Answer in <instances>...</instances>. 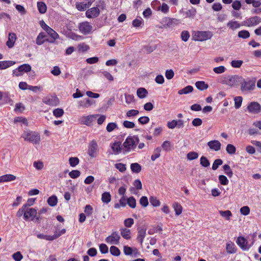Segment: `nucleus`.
Instances as JSON below:
<instances>
[{
  "instance_id": "f257e3e1",
  "label": "nucleus",
  "mask_w": 261,
  "mask_h": 261,
  "mask_svg": "<svg viewBox=\"0 0 261 261\" xmlns=\"http://www.w3.org/2000/svg\"><path fill=\"white\" fill-rule=\"evenodd\" d=\"M255 78L247 77L244 79L242 76V79L240 80L239 82L241 91L248 93L253 91L255 87Z\"/></svg>"
},
{
  "instance_id": "f03ea898",
  "label": "nucleus",
  "mask_w": 261,
  "mask_h": 261,
  "mask_svg": "<svg viewBox=\"0 0 261 261\" xmlns=\"http://www.w3.org/2000/svg\"><path fill=\"white\" fill-rule=\"evenodd\" d=\"M139 141L140 140L138 136H128L123 143L125 151L129 152L131 150H134Z\"/></svg>"
},
{
  "instance_id": "7ed1b4c3",
  "label": "nucleus",
  "mask_w": 261,
  "mask_h": 261,
  "mask_svg": "<svg viewBox=\"0 0 261 261\" xmlns=\"http://www.w3.org/2000/svg\"><path fill=\"white\" fill-rule=\"evenodd\" d=\"M21 137L25 141H29L33 144H39L40 141V136L39 133L30 130L25 131L21 135Z\"/></svg>"
},
{
  "instance_id": "20e7f679",
  "label": "nucleus",
  "mask_w": 261,
  "mask_h": 261,
  "mask_svg": "<svg viewBox=\"0 0 261 261\" xmlns=\"http://www.w3.org/2000/svg\"><path fill=\"white\" fill-rule=\"evenodd\" d=\"M242 76L238 75H227L224 77L222 83L230 87H235L239 84L240 80Z\"/></svg>"
},
{
  "instance_id": "39448f33",
  "label": "nucleus",
  "mask_w": 261,
  "mask_h": 261,
  "mask_svg": "<svg viewBox=\"0 0 261 261\" xmlns=\"http://www.w3.org/2000/svg\"><path fill=\"white\" fill-rule=\"evenodd\" d=\"M213 36L212 32L209 31H197L195 33L193 37L195 41H203L211 39Z\"/></svg>"
},
{
  "instance_id": "423d86ee",
  "label": "nucleus",
  "mask_w": 261,
  "mask_h": 261,
  "mask_svg": "<svg viewBox=\"0 0 261 261\" xmlns=\"http://www.w3.org/2000/svg\"><path fill=\"white\" fill-rule=\"evenodd\" d=\"M98 146L95 140H92L89 144L87 153L92 158H96L98 153Z\"/></svg>"
},
{
  "instance_id": "0eeeda50",
  "label": "nucleus",
  "mask_w": 261,
  "mask_h": 261,
  "mask_svg": "<svg viewBox=\"0 0 261 261\" xmlns=\"http://www.w3.org/2000/svg\"><path fill=\"white\" fill-rule=\"evenodd\" d=\"M261 22V18L257 16L247 18L245 20L242 22V25L248 27H251L257 25Z\"/></svg>"
},
{
  "instance_id": "6e6552de",
  "label": "nucleus",
  "mask_w": 261,
  "mask_h": 261,
  "mask_svg": "<svg viewBox=\"0 0 261 261\" xmlns=\"http://www.w3.org/2000/svg\"><path fill=\"white\" fill-rule=\"evenodd\" d=\"M247 110L251 114H257L261 112V106L257 102L251 101L248 103Z\"/></svg>"
},
{
  "instance_id": "1a4fd4ad",
  "label": "nucleus",
  "mask_w": 261,
  "mask_h": 261,
  "mask_svg": "<svg viewBox=\"0 0 261 261\" xmlns=\"http://www.w3.org/2000/svg\"><path fill=\"white\" fill-rule=\"evenodd\" d=\"M37 214V212L36 209L27 207L24 213L23 218L25 221H28L29 219H30L31 221H33L35 220Z\"/></svg>"
},
{
  "instance_id": "9d476101",
  "label": "nucleus",
  "mask_w": 261,
  "mask_h": 261,
  "mask_svg": "<svg viewBox=\"0 0 261 261\" xmlns=\"http://www.w3.org/2000/svg\"><path fill=\"white\" fill-rule=\"evenodd\" d=\"M120 239V236L118 232L114 231L111 235L106 238V242L110 244L118 245L119 244Z\"/></svg>"
},
{
  "instance_id": "9b49d317",
  "label": "nucleus",
  "mask_w": 261,
  "mask_h": 261,
  "mask_svg": "<svg viewBox=\"0 0 261 261\" xmlns=\"http://www.w3.org/2000/svg\"><path fill=\"white\" fill-rule=\"evenodd\" d=\"M236 243L243 251L248 250L251 247V245H249L248 241L242 236L238 238Z\"/></svg>"
},
{
  "instance_id": "f8f14e48",
  "label": "nucleus",
  "mask_w": 261,
  "mask_h": 261,
  "mask_svg": "<svg viewBox=\"0 0 261 261\" xmlns=\"http://www.w3.org/2000/svg\"><path fill=\"white\" fill-rule=\"evenodd\" d=\"M163 21L164 23V27L168 28H174L180 23V20L175 18L165 17Z\"/></svg>"
},
{
  "instance_id": "ddd939ff",
  "label": "nucleus",
  "mask_w": 261,
  "mask_h": 261,
  "mask_svg": "<svg viewBox=\"0 0 261 261\" xmlns=\"http://www.w3.org/2000/svg\"><path fill=\"white\" fill-rule=\"evenodd\" d=\"M79 28L82 34L87 35L91 32L92 26L88 21H85L80 23Z\"/></svg>"
},
{
  "instance_id": "4468645a",
  "label": "nucleus",
  "mask_w": 261,
  "mask_h": 261,
  "mask_svg": "<svg viewBox=\"0 0 261 261\" xmlns=\"http://www.w3.org/2000/svg\"><path fill=\"white\" fill-rule=\"evenodd\" d=\"M99 14V9L97 7H93L86 12V16L88 18H93L98 17Z\"/></svg>"
},
{
  "instance_id": "2eb2a0df",
  "label": "nucleus",
  "mask_w": 261,
  "mask_h": 261,
  "mask_svg": "<svg viewBox=\"0 0 261 261\" xmlns=\"http://www.w3.org/2000/svg\"><path fill=\"white\" fill-rule=\"evenodd\" d=\"M45 32L51 37V39L47 40V42L49 43H54L55 40L57 39L59 37L58 34L50 27H49V28H46Z\"/></svg>"
},
{
  "instance_id": "dca6fc26",
  "label": "nucleus",
  "mask_w": 261,
  "mask_h": 261,
  "mask_svg": "<svg viewBox=\"0 0 261 261\" xmlns=\"http://www.w3.org/2000/svg\"><path fill=\"white\" fill-rule=\"evenodd\" d=\"M207 145L210 148L215 151H219L221 149V144L218 140L210 141L207 143Z\"/></svg>"
},
{
  "instance_id": "f3484780",
  "label": "nucleus",
  "mask_w": 261,
  "mask_h": 261,
  "mask_svg": "<svg viewBox=\"0 0 261 261\" xmlns=\"http://www.w3.org/2000/svg\"><path fill=\"white\" fill-rule=\"evenodd\" d=\"M146 228H139L138 229V236L137 239L142 244L143 242L144 239L146 236Z\"/></svg>"
},
{
  "instance_id": "a211bd4d",
  "label": "nucleus",
  "mask_w": 261,
  "mask_h": 261,
  "mask_svg": "<svg viewBox=\"0 0 261 261\" xmlns=\"http://www.w3.org/2000/svg\"><path fill=\"white\" fill-rule=\"evenodd\" d=\"M47 40H48V39L46 38L45 33L44 32H41L39 34L36 38V43L37 45H41L45 42H47Z\"/></svg>"
},
{
  "instance_id": "6ab92c4d",
  "label": "nucleus",
  "mask_w": 261,
  "mask_h": 261,
  "mask_svg": "<svg viewBox=\"0 0 261 261\" xmlns=\"http://www.w3.org/2000/svg\"><path fill=\"white\" fill-rule=\"evenodd\" d=\"M111 148L115 154H118L121 152L122 146L120 142H116L111 145Z\"/></svg>"
},
{
  "instance_id": "aec40b11",
  "label": "nucleus",
  "mask_w": 261,
  "mask_h": 261,
  "mask_svg": "<svg viewBox=\"0 0 261 261\" xmlns=\"http://www.w3.org/2000/svg\"><path fill=\"white\" fill-rule=\"evenodd\" d=\"M16 39V36L15 33H9L8 40L6 42V45L9 48H12L14 45Z\"/></svg>"
},
{
  "instance_id": "412c9836",
  "label": "nucleus",
  "mask_w": 261,
  "mask_h": 261,
  "mask_svg": "<svg viewBox=\"0 0 261 261\" xmlns=\"http://www.w3.org/2000/svg\"><path fill=\"white\" fill-rule=\"evenodd\" d=\"M16 64L13 61H0V70L7 69Z\"/></svg>"
},
{
  "instance_id": "4be33fe9",
  "label": "nucleus",
  "mask_w": 261,
  "mask_h": 261,
  "mask_svg": "<svg viewBox=\"0 0 261 261\" xmlns=\"http://www.w3.org/2000/svg\"><path fill=\"white\" fill-rule=\"evenodd\" d=\"M241 25L242 23L236 20H230L227 23V27L233 31L240 28Z\"/></svg>"
},
{
  "instance_id": "5701e85b",
  "label": "nucleus",
  "mask_w": 261,
  "mask_h": 261,
  "mask_svg": "<svg viewBox=\"0 0 261 261\" xmlns=\"http://www.w3.org/2000/svg\"><path fill=\"white\" fill-rule=\"evenodd\" d=\"M91 3L89 2L87 4L84 3H76L75 4L76 8L80 11H84L89 8Z\"/></svg>"
},
{
  "instance_id": "b1692460",
  "label": "nucleus",
  "mask_w": 261,
  "mask_h": 261,
  "mask_svg": "<svg viewBox=\"0 0 261 261\" xmlns=\"http://www.w3.org/2000/svg\"><path fill=\"white\" fill-rule=\"evenodd\" d=\"M120 234L121 236L126 240H130L131 239L130 230L126 228L120 229Z\"/></svg>"
},
{
  "instance_id": "393cba45",
  "label": "nucleus",
  "mask_w": 261,
  "mask_h": 261,
  "mask_svg": "<svg viewBox=\"0 0 261 261\" xmlns=\"http://www.w3.org/2000/svg\"><path fill=\"white\" fill-rule=\"evenodd\" d=\"M226 249L227 253L229 254H233L237 251V248L234 244L231 242L227 243Z\"/></svg>"
},
{
  "instance_id": "a878e982",
  "label": "nucleus",
  "mask_w": 261,
  "mask_h": 261,
  "mask_svg": "<svg viewBox=\"0 0 261 261\" xmlns=\"http://www.w3.org/2000/svg\"><path fill=\"white\" fill-rule=\"evenodd\" d=\"M92 101L87 98L80 101L79 105L80 107L87 108L89 107L92 105Z\"/></svg>"
},
{
  "instance_id": "bb28decb",
  "label": "nucleus",
  "mask_w": 261,
  "mask_h": 261,
  "mask_svg": "<svg viewBox=\"0 0 261 261\" xmlns=\"http://www.w3.org/2000/svg\"><path fill=\"white\" fill-rule=\"evenodd\" d=\"M195 86L196 88L200 91L206 90L208 87V85L205 84L204 81H198L196 82Z\"/></svg>"
},
{
  "instance_id": "cd10ccee",
  "label": "nucleus",
  "mask_w": 261,
  "mask_h": 261,
  "mask_svg": "<svg viewBox=\"0 0 261 261\" xmlns=\"http://www.w3.org/2000/svg\"><path fill=\"white\" fill-rule=\"evenodd\" d=\"M111 200V195L109 192H105L102 194L101 195V201L105 203L108 204Z\"/></svg>"
},
{
  "instance_id": "c85d7f7f",
  "label": "nucleus",
  "mask_w": 261,
  "mask_h": 261,
  "mask_svg": "<svg viewBox=\"0 0 261 261\" xmlns=\"http://www.w3.org/2000/svg\"><path fill=\"white\" fill-rule=\"evenodd\" d=\"M37 8L40 13L44 14L47 10V7L44 2H40L37 3Z\"/></svg>"
},
{
  "instance_id": "c756f323",
  "label": "nucleus",
  "mask_w": 261,
  "mask_h": 261,
  "mask_svg": "<svg viewBox=\"0 0 261 261\" xmlns=\"http://www.w3.org/2000/svg\"><path fill=\"white\" fill-rule=\"evenodd\" d=\"M148 92L146 89L144 88H140L137 91V96L140 98H144L146 97Z\"/></svg>"
},
{
  "instance_id": "7c9ffc66",
  "label": "nucleus",
  "mask_w": 261,
  "mask_h": 261,
  "mask_svg": "<svg viewBox=\"0 0 261 261\" xmlns=\"http://www.w3.org/2000/svg\"><path fill=\"white\" fill-rule=\"evenodd\" d=\"M193 90V87L192 86H187L184 88L179 90L178 93L179 95L187 94L192 92Z\"/></svg>"
},
{
  "instance_id": "2f4dec72",
  "label": "nucleus",
  "mask_w": 261,
  "mask_h": 261,
  "mask_svg": "<svg viewBox=\"0 0 261 261\" xmlns=\"http://www.w3.org/2000/svg\"><path fill=\"white\" fill-rule=\"evenodd\" d=\"M58 202V198L56 195H52L47 199V203L50 206H55Z\"/></svg>"
},
{
  "instance_id": "473e14b6",
  "label": "nucleus",
  "mask_w": 261,
  "mask_h": 261,
  "mask_svg": "<svg viewBox=\"0 0 261 261\" xmlns=\"http://www.w3.org/2000/svg\"><path fill=\"white\" fill-rule=\"evenodd\" d=\"M130 169L133 172L138 173L141 170V166L137 163H132L130 165Z\"/></svg>"
},
{
  "instance_id": "72a5a7b5",
  "label": "nucleus",
  "mask_w": 261,
  "mask_h": 261,
  "mask_svg": "<svg viewBox=\"0 0 261 261\" xmlns=\"http://www.w3.org/2000/svg\"><path fill=\"white\" fill-rule=\"evenodd\" d=\"M173 207L175 212V215L179 216L181 214L182 211V207L180 204L175 202L173 204Z\"/></svg>"
},
{
  "instance_id": "f704fd0d",
  "label": "nucleus",
  "mask_w": 261,
  "mask_h": 261,
  "mask_svg": "<svg viewBox=\"0 0 261 261\" xmlns=\"http://www.w3.org/2000/svg\"><path fill=\"white\" fill-rule=\"evenodd\" d=\"M18 69L22 72H28L31 70V66L28 64H23L18 67Z\"/></svg>"
},
{
  "instance_id": "c9c22d12",
  "label": "nucleus",
  "mask_w": 261,
  "mask_h": 261,
  "mask_svg": "<svg viewBox=\"0 0 261 261\" xmlns=\"http://www.w3.org/2000/svg\"><path fill=\"white\" fill-rule=\"evenodd\" d=\"M223 169L225 174L229 178H231L233 176V172L230 166L227 164H225L223 166Z\"/></svg>"
},
{
  "instance_id": "e433bc0d",
  "label": "nucleus",
  "mask_w": 261,
  "mask_h": 261,
  "mask_svg": "<svg viewBox=\"0 0 261 261\" xmlns=\"http://www.w3.org/2000/svg\"><path fill=\"white\" fill-rule=\"evenodd\" d=\"M161 149L160 147H157L156 148L154 149L153 150V154L151 156V160L152 161H154L156 159L159 158L161 155Z\"/></svg>"
},
{
  "instance_id": "4c0bfd02",
  "label": "nucleus",
  "mask_w": 261,
  "mask_h": 261,
  "mask_svg": "<svg viewBox=\"0 0 261 261\" xmlns=\"http://www.w3.org/2000/svg\"><path fill=\"white\" fill-rule=\"evenodd\" d=\"M219 213L222 217L225 218L227 220H229L230 217L232 216V213L229 210H226L225 211H219Z\"/></svg>"
},
{
  "instance_id": "58836bf2",
  "label": "nucleus",
  "mask_w": 261,
  "mask_h": 261,
  "mask_svg": "<svg viewBox=\"0 0 261 261\" xmlns=\"http://www.w3.org/2000/svg\"><path fill=\"white\" fill-rule=\"evenodd\" d=\"M110 251L112 255L115 256H119L121 253L119 248L115 246H111Z\"/></svg>"
},
{
  "instance_id": "ea45409f",
  "label": "nucleus",
  "mask_w": 261,
  "mask_h": 261,
  "mask_svg": "<svg viewBox=\"0 0 261 261\" xmlns=\"http://www.w3.org/2000/svg\"><path fill=\"white\" fill-rule=\"evenodd\" d=\"M238 36L239 38L247 39L250 37V34L249 31L247 30H242L238 32Z\"/></svg>"
},
{
  "instance_id": "a19ab883",
  "label": "nucleus",
  "mask_w": 261,
  "mask_h": 261,
  "mask_svg": "<svg viewBox=\"0 0 261 261\" xmlns=\"http://www.w3.org/2000/svg\"><path fill=\"white\" fill-rule=\"evenodd\" d=\"M127 204L130 207L134 208L136 206V200L135 198L133 196H130L127 198Z\"/></svg>"
},
{
  "instance_id": "79ce46f5",
  "label": "nucleus",
  "mask_w": 261,
  "mask_h": 261,
  "mask_svg": "<svg viewBox=\"0 0 261 261\" xmlns=\"http://www.w3.org/2000/svg\"><path fill=\"white\" fill-rule=\"evenodd\" d=\"M200 164L203 167H208L210 165V162L204 156L201 157L200 159Z\"/></svg>"
},
{
  "instance_id": "37998d69",
  "label": "nucleus",
  "mask_w": 261,
  "mask_h": 261,
  "mask_svg": "<svg viewBox=\"0 0 261 261\" xmlns=\"http://www.w3.org/2000/svg\"><path fill=\"white\" fill-rule=\"evenodd\" d=\"M118 128V125L115 122H110L109 123L106 127V130L108 132H112L115 128Z\"/></svg>"
},
{
  "instance_id": "c03bdc74",
  "label": "nucleus",
  "mask_w": 261,
  "mask_h": 261,
  "mask_svg": "<svg viewBox=\"0 0 261 261\" xmlns=\"http://www.w3.org/2000/svg\"><path fill=\"white\" fill-rule=\"evenodd\" d=\"M234 107L236 109H239L242 103L243 98L241 96H237L234 99Z\"/></svg>"
},
{
  "instance_id": "a18cd8bd",
  "label": "nucleus",
  "mask_w": 261,
  "mask_h": 261,
  "mask_svg": "<svg viewBox=\"0 0 261 261\" xmlns=\"http://www.w3.org/2000/svg\"><path fill=\"white\" fill-rule=\"evenodd\" d=\"M149 201L150 204L153 206H158L160 205L161 202L159 199L156 197L151 196L149 198Z\"/></svg>"
},
{
  "instance_id": "49530a36",
  "label": "nucleus",
  "mask_w": 261,
  "mask_h": 261,
  "mask_svg": "<svg viewBox=\"0 0 261 261\" xmlns=\"http://www.w3.org/2000/svg\"><path fill=\"white\" fill-rule=\"evenodd\" d=\"M162 147L165 151H169L171 150V144L169 141H165L163 142L162 144Z\"/></svg>"
},
{
  "instance_id": "de8ad7c7",
  "label": "nucleus",
  "mask_w": 261,
  "mask_h": 261,
  "mask_svg": "<svg viewBox=\"0 0 261 261\" xmlns=\"http://www.w3.org/2000/svg\"><path fill=\"white\" fill-rule=\"evenodd\" d=\"M64 113V110L61 108H57L53 111V115L57 118L62 117Z\"/></svg>"
},
{
  "instance_id": "09e8293b",
  "label": "nucleus",
  "mask_w": 261,
  "mask_h": 261,
  "mask_svg": "<svg viewBox=\"0 0 261 261\" xmlns=\"http://www.w3.org/2000/svg\"><path fill=\"white\" fill-rule=\"evenodd\" d=\"M80 162L79 159L77 157H71L69 159V162L70 166L72 167H75L79 164Z\"/></svg>"
},
{
  "instance_id": "8fccbe9b",
  "label": "nucleus",
  "mask_w": 261,
  "mask_h": 261,
  "mask_svg": "<svg viewBox=\"0 0 261 261\" xmlns=\"http://www.w3.org/2000/svg\"><path fill=\"white\" fill-rule=\"evenodd\" d=\"M226 150L227 152L230 154H233L236 152V148L235 146L230 144H229L227 145Z\"/></svg>"
},
{
  "instance_id": "3c124183",
  "label": "nucleus",
  "mask_w": 261,
  "mask_h": 261,
  "mask_svg": "<svg viewBox=\"0 0 261 261\" xmlns=\"http://www.w3.org/2000/svg\"><path fill=\"white\" fill-rule=\"evenodd\" d=\"M220 183L223 186L228 185L229 180L226 176L224 175H220L218 177Z\"/></svg>"
},
{
  "instance_id": "603ef678",
  "label": "nucleus",
  "mask_w": 261,
  "mask_h": 261,
  "mask_svg": "<svg viewBox=\"0 0 261 261\" xmlns=\"http://www.w3.org/2000/svg\"><path fill=\"white\" fill-rule=\"evenodd\" d=\"M198 157V153L195 151H191L187 155L188 160L190 161L194 160L197 159Z\"/></svg>"
},
{
  "instance_id": "864d4df0",
  "label": "nucleus",
  "mask_w": 261,
  "mask_h": 261,
  "mask_svg": "<svg viewBox=\"0 0 261 261\" xmlns=\"http://www.w3.org/2000/svg\"><path fill=\"white\" fill-rule=\"evenodd\" d=\"M56 97L55 98H45L43 99V102L49 106H54L56 105L55 104V100H56Z\"/></svg>"
},
{
  "instance_id": "5fc2aeb1",
  "label": "nucleus",
  "mask_w": 261,
  "mask_h": 261,
  "mask_svg": "<svg viewBox=\"0 0 261 261\" xmlns=\"http://www.w3.org/2000/svg\"><path fill=\"white\" fill-rule=\"evenodd\" d=\"M222 164L223 161L221 159H218L215 160L212 165V169L214 170H217L219 166L221 165Z\"/></svg>"
},
{
  "instance_id": "6e6d98bb",
  "label": "nucleus",
  "mask_w": 261,
  "mask_h": 261,
  "mask_svg": "<svg viewBox=\"0 0 261 261\" xmlns=\"http://www.w3.org/2000/svg\"><path fill=\"white\" fill-rule=\"evenodd\" d=\"M38 239H44L47 241H53L54 238L53 236L45 235L43 233H39L37 235Z\"/></svg>"
},
{
  "instance_id": "4d7b16f0",
  "label": "nucleus",
  "mask_w": 261,
  "mask_h": 261,
  "mask_svg": "<svg viewBox=\"0 0 261 261\" xmlns=\"http://www.w3.org/2000/svg\"><path fill=\"white\" fill-rule=\"evenodd\" d=\"M81 175V172L77 170H73L69 173V176L72 178H76Z\"/></svg>"
},
{
  "instance_id": "13d9d810",
  "label": "nucleus",
  "mask_w": 261,
  "mask_h": 261,
  "mask_svg": "<svg viewBox=\"0 0 261 261\" xmlns=\"http://www.w3.org/2000/svg\"><path fill=\"white\" fill-rule=\"evenodd\" d=\"M196 14V10L194 8H192L191 9L188 10L186 11L185 14L186 17H194Z\"/></svg>"
},
{
  "instance_id": "bf43d9fd",
  "label": "nucleus",
  "mask_w": 261,
  "mask_h": 261,
  "mask_svg": "<svg viewBox=\"0 0 261 261\" xmlns=\"http://www.w3.org/2000/svg\"><path fill=\"white\" fill-rule=\"evenodd\" d=\"M123 252L126 255H133V250L132 248L128 246H124L123 247Z\"/></svg>"
},
{
  "instance_id": "052dcab7",
  "label": "nucleus",
  "mask_w": 261,
  "mask_h": 261,
  "mask_svg": "<svg viewBox=\"0 0 261 261\" xmlns=\"http://www.w3.org/2000/svg\"><path fill=\"white\" fill-rule=\"evenodd\" d=\"M115 166L121 172H124L126 169V165L122 163H117Z\"/></svg>"
},
{
  "instance_id": "680f3d73",
  "label": "nucleus",
  "mask_w": 261,
  "mask_h": 261,
  "mask_svg": "<svg viewBox=\"0 0 261 261\" xmlns=\"http://www.w3.org/2000/svg\"><path fill=\"white\" fill-rule=\"evenodd\" d=\"M226 70V68L224 66H220L219 67H215L213 68V71L217 74H221L224 72Z\"/></svg>"
},
{
  "instance_id": "e2e57ef3",
  "label": "nucleus",
  "mask_w": 261,
  "mask_h": 261,
  "mask_svg": "<svg viewBox=\"0 0 261 261\" xmlns=\"http://www.w3.org/2000/svg\"><path fill=\"white\" fill-rule=\"evenodd\" d=\"M94 115H89L84 118V123L87 125H90L93 121V118Z\"/></svg>"
},
{
  "instance_id": "0e129e2a",
  "label": "nucleus",
  "mask_w": 261,
  "mask_h": 261,
  "mask_svg": "<svg viewBox=\"0 0 261 261\" xmlns=\"http://www.w3.org/2000/svg\"><path fill=\"white\" fill-rule=\"evenodd\" d=\"M190 36V33L187 31H183L181 33V38L184 42L187 41Z\"/></svg>"
},
{
  "instance_id": "69168bd1",
  "label": "nucleus",
  "mask_w": 261,
  "mask_h": 261,
  "mask_svg": "<svg viewBox=\"0 0 261 261\" xmlns=\"http://www.w3.org/2000/svg\"><path fill=\"white\" fill-rule=\"evenodd\" d=\"M123 126L127 128H133L135 127V124L133 122L125 120L123 122Z\"/></svg>"
},
{
  "instance_id": "338daca9",
  "label": "nucleus",
  "mask_w": 261,
  "mask_h": 261,
  "mask_svg": "<svg viewBox=\"0 0 261 261\" xmlns=\"http://www.w3.org/2000/svg\"><path fill=\"white\" fill-rule=\"evenodd\" d=\"M138 110L132 109L126 112V116L127 117H134L137 116L139 114Z\"/></svg>"
},
{
  "instance_id": "774afa93",
  "label": "nucleus",
  "mask_w": 261,
  "mask_h": 261,
  "mask_svg": "<svg viewBox=\"0 0 261 261\" xmlns=\"http://www.w3.org/2000/svg\"><path fill=\"white\" fill-rule=\"evenodd\" d=\"M12 257L15 261H20L23 258V256L20 252L17 251L12 255Z\"/></svg>"
}]
</instances>
